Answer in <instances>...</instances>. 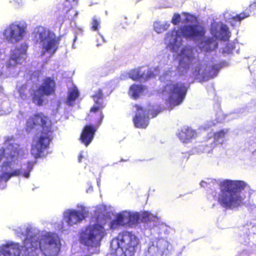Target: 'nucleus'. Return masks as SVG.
<instances>
[{
    "mask_svg": "<svg viewBox=\"0 0 256 256\" xmlns=\"http://www.w3.org/2000/svg\"><path fill=\"white\" fill-rule=\"evenodd\" d=\"M37 127L42 128L40 136L32 148V154L35 158L41 157L44 150L50 147L52 140V126L50 118L43 112H38L30 116L27 120L26 130L30 132Z\"/></svg>",
    "mask_w": 256,
    "mask_h": 256,
    "instance_id": "f257e3e1",
    "label": "nucleus"
},
{
    "mask_svg": "<svg viewBox=\"0 0 256 256\" xmlns=\"http://www.w3.org/2000/svg\"><path fill=\"white\" fill-rule=\"evenodd\" d=\"M220 194L218 198V204L226 209L237 208L244 204L246 196L242 194L243 190H248L249 196L253 190L242 180H226L220 183Z\"/></svg>",
    "mask_w": 256,
    "mask_h": 256,
    "instance_id": "f03ea898",
    "label": "nucleus"
},
{
    "mask_svg": "<svg viewBox=\"0 0 256 256\" xmlns=\"http://www.w3.org/2000/svg\"><path fill=\"white\" fill-rule=\"evenodd\" d=\"M24 246L28 254L40 249L45 256H52L60 252V243L54 234L47 233L42 235L40 240L36 235L28 238L27 234L24 240Z\"/></svg>",
    "mask_w": 256,
    "mask_h": 256,
    "instance_id": "7ed1b4c3",
    "label": "nucleus"
},
{
    "mask_svg": "<svg viewBox=\"0 0 256 256\" xmlns=\"http://www.w3.org/2000/svg\"><path fill=\"white\" fill-rule=\"evenodd\" d=\"M180 64L185 70L191 69L192 74L195 78L200 76L204 78L211 75V70H216V68L214 65L211 66V70L207 71L204 69L202 61L196 58L192 48L185 46L182 48L180 54Z\"/></svg>",
    "mask_w": 256,
    "mask_h": 256,
    "instance_id": "20e7f679",
    "label": "nucleus"
},
{
    "mask_svg": "<svg viewBox=\"0 0 256 256\" xmlns=\"http://www.w3.org/2000/svg\"><path fill=\"white\" fill-rule=\"evenodd\" d=\"M205 32L204 28L198 24L184 25L180 26L178 30H174L168 32L165 40L174 46L182 36L186 38H201L204 36Z\"/></svg>",
    "mask_w": 256,
    "mask_h": 256,
    "instance_id": "39448f33",
    "label": "nucleus"
},
{
    "mask_svg": "<svg viewBox=\"0 0 256 256\" xmlns=\"http://www.w3.org/2000/svg\"><path fill=\"white\" fill-rule=\"evenodd\" d=\"M118 248L122 252L121 256H134L140 247L139 238L132 232L124 231L116 237Z\"/></svg>",
    "mask_w": 256,
    "mask_h": 256,
    "instance_id": "423d86ee",
    "label": "nucleus"
},
{
    "mask_svg": "<svg viewBox=\"0 0 256 256\" xmlns=\"http://www.w3.org/2000/svg\"><path fill=\"white\" fill-rule=\"evenodd\" d=\"M34 38L36 43L41 44L43 54L46 52H50L53 54L58 50L60 38L56 37L50 30L42 28L41 30H38L35 33Z\"/></svg>",
    "mask_w": 256,
    "mask_h": 256,
    "instance_id": "0eeeda50",
    "label": "nucleus"
},
{
    "mask_svg": "<svg viewBox=\"0 0 256 256\" xmlns=\"http://www.w3.org/2000/svg\"><path fill=\"white\" fill-rule=\"evenodd\" d=\"M106 232L104 228L96 224L87 226L80 232L79 240L81 244L88 246H94L98 244Z\"/></svg>",
    "mask_w": 256,
    "mask_h": 256,
    "instance_id": "6e6552de",
    "label": "nucleus"
},
{
    "mask_svg": "<svg viewBox=\"0 0 256 256\" xmlns=\"http://www.w3.org/2000/svg\"><path fill=\"white\" fill-rule=\"evenodd\" d=\"M164 91L168 94V102L169 105L174 107L182 103L186 98L188 88L182 82H170L164 86Z\"/></svg>",
    "mask_w": 256,
    "mask_h": 256,
    "instance_id": "1a4fd4ad",
    "label": "nucleus"
},
{
    "mask_svg": "<svg viewBox=\"0 0 256 256\" xmlns=\"http://www.w3.org/2000/svg\"><path fill=\"white\" fill-rule=\"evenodd\" d=\"M56 87V82L53 78H45L38 88L34 90L30 94L32 102L38 106H42L44 102V96H48L54 94Z\"/></svg>",
    "mask_w": 256,
    "mask_h": 256,
    "instance_id": "9d476101",
    "label": "nucleus"
},
{
    "mask_svg": "<svg viewBox=\"0 0 256 256\" xmlns=\"http://www.w3.org/2000/svg\"><path fill=\"white\" fill-rule=\"evenodd\" d=\"M27 46L22 44L12 50L10 58L6 62V66L10 69L14 68L18 65L26 61Z\"/></svg>",
    "mask_w": 256,
    "mask_h": 256,
    "instance_id": "9b49d317",
    "label": "nucleus"
},
{
    "mask_svg": "<svg viewBox=\"0 0 256 256\" xmlns=\"http://www.w3.org/2000/svg\"><path fill=\"white\" fill-rule=\"evenodd\" d=\"M24 32V27L18 24L12 23L4 30V38L8 42L14 44L22 38Z\"/></svg>",
    "mask_w": 256,
    "mask_h": 256,
    "instance_id": "f8f14e48",
    "label": "nucleus"
},
{
    "mask_svg": "<svg viewBox=\"0 0 256 256\" xmlns=\"http://www.w3.org/2000/svg\"><path fill=\"white\" fill-rule=\"evenodd\" d=\"M104 97V94L102 89H98L92 96L94 104L90 108V112L91 114H88V116L92 119L96 118L97 116H100L99 122L103 120L104 118L102 110L105 107V104L103 102Z\"/></svg>",
    "mask_w": 256,
    "mask_h": 256,
    "instance_id": "ddd939ff",
    "label": "nucleus"
},
{
    "mask_svg": "<svg viewBox=\"0 0 256 256\" xmlns=\"http://www.w3.org/2000/svg\"><path fill=\"white\" fill-rule=\"evenodd\" d=\"M88 117L90 120H92L94 118L90 119V118ZM94 118L96 119L95 124L94 125L86 124L84 126L80 134V140L86 146H88L92 142L98 128L102 122V120H101L99 122L100 116H97Z\"/></svg>",
    "mask_w": 256,
    "mask_h": 256,
    "instance_id": "4468645a",
    "label": "nucleus"
},
{
    "mask_svg": "<svg viewBox=\"0 0 256 256\" xmlns=\"http://www.w3.org/2000/svg\"><path fill=\"white\" fill-rule=\"evenodd\" d=\"M134 108L136 109V114L132 118L134 126L139 128H146L149 124L150 120L146 110L138 104H136Z\"/></svg>",
    "mask_w": 256,
    "mask_h": 256,
    "instance_id": "2eb2a0df",
    "label": "nucleus"
},
{
    "mask_svg": "<svg viewBox=\"0 0 256 256\" xmlns=\"http://www.w3.org/2000/svg\"><path fill=\"white\" fill-rule=\"evenodd\" d=\"M87 216L88 212L85 210H70L66 212L64 218L69 226H72L84 220Z\"/></svg>",
    "mask_w": 256,
    "mask_h": 256,
    "instance_id": "dca6fc26",
    "label": "nucleus"
},
{
    "mask_svg": "<svg viewBox=\"0 0 256 256\" xmlns=\"http://www.w3.org/2000/svg\"><path fill=\"white\" fill-rule=\"evenodd\" d=\"M21 152H23L22 148H20L16 144H10L6 148H3L2 155L8 159L14 160L19 157Z\"/></svg>",
    "mask_w": 256,
    "mask_h": 256,
    "instance_id": "f3484780",
    "label": "nucleus"
},
{
    "mask_svg": "<svg viewBox=\"0 0 256 256\" xmlns=\"http://www.w3.org/2000/svg\"><path fill=\"white\" fill-rule=\"evenodd\" d=\"M0 252L4 256H20V250L17 244L10 243L2 246Z\"/></svg>",
    "mask_w": 256,
    "mask_h": 256,
    "instance_id": "a211bd4d",
    "label": "nucleus"
},
{
    "mask_svg": "<svg viewBox=\"0 0 256 256\" xmlns=\"http://www.w3.org/2000/svg\"><path fill=\"white\" fill-rule=\"evenodd\" d=\"M196 132L188 127L182 128L178 134V136L182 142L187 143L196 136Z\"/></svg>",
    "mask_w": 256,
    "mask_h": 256,
    "instance_id": "6ab92c4d",
    "label": "nucleus"
},
{
    "mask_svg": "<svg viewBox=\"0 0 256 256\" xmlns=\"http://www.w3.org/2000/svg\"><path fill=\"white\" fill-rule=\"evenodd\" d=\"M126 214L127 212H126L118 214L116 219L111 222V228H116L119 226H127L128 215Z\"/></svg>",
    "mask_w": 256,
    "mask_h": 256,
    "instance_id": "aec40b11",
    "label": "nucleus"
},
{
    "mask_svg": "<svg viewBox=\"0 0 256 256\" xmlns=\"http://www.w3.org/2000/svg\"><path fill=\"white\" fill-rule=\"evenodd\" d=\"M226 131L224 130H220L214 133L213 137L214 140L210 144V150H212L216 146L222 144L224 142V138H225Z\"/></svg>",
    "mask_w": 256,
    "mask_h": 256,
    "instance_id": "412c9836",
    "label": "nucleus"
},
{
    "mask_svg": "<svg viewBox=\"0 0 256 256\" xmlns=\"http://www.w3.org/2000/svg\"><path fill=\"white\" fill-rule=\"evenodd\" d=\"M213 36L216 38H219L220 40L223 41H228L231 36V33L229 28L226 24H222L220 28L219 36H217L216 32H212Z\"/></svg>",
    "mask_w": 256,
    "mask_h": 256,
    "instance_id": "4be33fe9",
    "label": "nucleus"
},
{
    "mask_svg": "<svg viewBox=\"0 0 256 256\" xmlns=\"http://www.w3.org/2000/svg\"><path fill=\"white\" fill-rule=\"evenodd\" d=\"M80 92L76 86H73L68 90L66 104L69 106H73L75 101L78 98Z\"/></svg>",
    "mask_w": 256,
    "mask_h": 256,
    "instance_id": "5701e85b",
    "label": "nucleus"
},
{
    "mask_svg": "<svg viewBox=\"0 0 256 256\" xmlns=\"http://www.w3.org/2000/svg\"><path fill=\"white\" fill-rule=\"evenodd\" d=\"M154 74L153 72L148 70L146 72H142L140 70L134 71L132 73V78L134 80H139L140 79H144L146 80L154 77Z\"/></svg>",
    "mask_w": 256,
    "mask_h": 256,
    "instance_id": "b1692460",
    "label": "nucleus"
},
{
    "mask_svg": "<svg viewBox=\"0 0 256 256\" xmlns=\"http://www.w3.org/2000/svg\"><path fill=\"white\" fill-rule=\"evenodd\" d=\"M26 170L24 172H22L20 169H18L10 172V174L12 177L14 176H19L22 174L26 178H29L30 172L33 168L34 162H26Z\"/></svg>",
    "mask_w": 256,
    "mask_h": 256,
    "instance_id": "393cba45",
    "label": "nucleus"
},
{
    "mask_svg": "<svg viewBox=\"0 0 256 256\" xmlns=\"http://www.w3.org/2000/svg\"><path fill=\"white\" fill-rule=\"evenodd\" d=\"M144 90V88L141 84H132L130 88L129 94L134 99H138Z\"/></svg>",
    "mask_w": 256,
    "mask_h": 256,
    "instance_id": "a878e982",
    "label": "nucleus"
},
{
    "mask_svg": "<svg viewBox=\"0 0 256 256\" xmlns=\"http://www.w3.org/2000/svg\"><path fill=\"white\" fill-rule=\"evenodd\" d=\"M128 215V226H132L133 225L138 223L140 218V214L138 213H130L127 212Z\"/></svg>",
    "mask_w": 256,
    "mask_h": 256,
    "instance_id": "bb28decb",
    "label": "nucleus"
},
{
    "mask_svg": "<svg viewBox=\"0 0 256 256\" xmlns=\"http://www.w3.org/2000/svg\"><path fill=\"white\" fill-rule=\"evenodd\" d=\"M154 218V216L150 212L144 211L140 214V220L143 222H148Z\"/></svg>",
    "mask_w": 256,
    "mask_h": 256,
    "instance_id": "cd10ccee",
    "label": "nucleus"
},
{
    "mask_svg": "<svg viewBox=\"0 0 256 256\" xmlns=\"http://www.w3.org/2000/svg\"><path fill=\"white\" fill-rule=\"evenodd\" d=\"M250 16V14L246 8L242 12L237 14L232 18V20L234 22H241L242 20L247 18Z\"/></svg>",
    "mask_w": 256,
    "mask_h": 256,
    "instance_id": "c85d7f7f",
    "label": "nucleus"
},
{
    "mask_svg": "<svg viewBox=\"0 0 256 256\" xmlns=\"http://www.w3.org/2000/svg\"><path fill=\"white\" fill-rule=\"evenodd\" d=\"M100 19L94 16L92 20L90 29L92 31H98L100 27Z\"/></svg>",
    "mask_w": 256,
    "mask_h": 256,
    "instance_id": "c756f323",
    "label": "nucleus"
},
{
    "mask_svg": "<svg viewBox=\"0 0 256 256\" xmlns=\"http://www.w3.org/2000/svg\"><path fill=\"white\" fill-rule=\"evenodd\" d=\"M162 108H154L153 106L152 108H148L146 110V113L148 115L150 116L151 118H154L156 116L161 112Z\"/></svg>",
    "mask_w": 256,
    "mask_h": 256,
    "instance_id": "7c9ffc66",
    "label": "nucleus"
},
{
    "mask_svg": "<svg viewBox=\"0 0 256 256\" xmlns=\"http://www.w3.org/2000/svg\"><path fill=\"white\" fill-rule=\"evenodd\" d=\"M26 90L27 85L26 84H22L18 88V92L22 100H26L28 98Z\"/></svg>",
    "mask_w": 256,
    "mask_h": 256,
    "instance_id": "2f4dec72",
    "label": "nucleus"
},
{
    "mask_svg": "<svg viewBox=\"0 0 256 256\" xmlns=\"http://www.w3.org/2000/svg\"><path fill=\"white\" fill-rule=\"evenodd\" d=\"M170 24L168 23H165L164 24H160L156 23L154 26V30L158 33H162V32L167 30L170 27Z\"/></svg>",
    "mask_w": 256,
    "mask_h": 256,
    "instance_id": "473e14b6",
    "label": "nucleus"
},
{
    "mask_svg": "<svg viewBox=\"0 0 256 256\" xmlns=\"http://www.w3.org/2000/svg\"><path fill=\"white\" fill-rule=\"evenodd\" d=\"M160 252L158 248L152 246L148 248L146 256H160Z\"/></svg>",
    "mask_w": 256,
    "mask_h": 256,
    "instance_id": "72a5a7b5",
    "label": "nucleus"
},
{
    "mask_svg": "<svg viewBox=\"0 0 256 256\" xmlns=\"http://www.w3.org/2000/svg\"><path fill=\"white\" fill-rule=\"evenodd\" d=\"M235 48V44L234 42L228 43L222 48V52L223 54H229L232 53L233 50Z\"/></svg>",
    "mask_w": 256,
    "mask_h": 256,
    "instance_id": "f704fd0d",
    "label": "nucleus"
},
{
    "mask_svg": "<svg viewBox=\"0 0 256 256\" xmlns=\"http://www.w3.org/2000/svg\"><path fill=\"white\" fill-rule=\"evenodd\" d=\"M181 21V16L179 14H174L171 20V22L174 25H178Z\"/></svg>",
    "mask_w": 256,
    "mask_h": 256,
    "instance_id": "c9c22d12",
    "label": "nucleus"
},
{
    "mask_svg": "<svg viewBox=\"0 0 256 256\" xmlns=\"http://www.w3.org/2000/svg\"><path fill=\"white\" fill-rule=\"evenodd\" d=\"M247 11L251 14H254L256 13V2H253L246 8Z\"/></svg>",
    "mask_w": 256,
    "mask_h": 256,
    "instance_id": "e433bc0d",
    "label": "nucleus"
},
{
    "mask_svg": "<svg viewBox=\"0 0 256 256\" xmlns=\"http://www.w3.org/2000/svg\"><path fill=\"white\" fill-rule=\"evenodd\" d=\"M9 174H10V172H3L1 176L2 178L5 181L8 180L12 177V176Z\"/></svg>",
    "mask_w": 256,
    "mask_h": 256,
    "instance_id": "4c0bfd02",
    "label": "nucleus"
},
{
    "mask_svg": "<svg viewBox=\"0 0 256 256\" xmlns=\"http://www.w3.org/2000/svg\"><path fill=\"white\" fill-rule=\"evenodd\" d=\"M214 40H213L212 38H208L206 40L205 43L206 44L210 46V44H212V43H214Z\"/></svg>",
    "mask_w": 256,
    "mask_h": 256,
    "instance_id": "58836bf2",
    "label": "nucleus"
},
{
    "mask_svg": "<svg viewBox=\"0 0 256 256\" xmlns=\"http://www.w3.org/2000/svg\"><path fill=\"white\" fill-rule=\"evenodd\" d=\"M84 158V156L82 154H80L78 157V160L79 162H82V159Z\"/></svg>",
    "mask_w": 256,
    "mask_h": 256,
    "instance_id": "ea45409f",
    "label": "nucleus"
},
{
    "mask_svg": "<svg viewBox=\"0 0 256 256\" xmlns=\"http://www.w3.org/2000/svg\"><path fill=\"white\" fill-rule=\"evenodd\" d=\"M190 16V15L187 14H186V20H188V16Z\"/></svg>",
    "mask_w": 256,
    "mask_h": 256,
    "instance_id": "a19ab883",
    "label": "nucleus"
},
{
    "mask_svg": "<svg viewBox=\"0 0 256 256\" xmlns=\"http://www.w3.org/2000/svg\"><path fill=\"white\" fill-rule=\"evenodd\" d=\"M3 90V88L2 86H0V92H2Z\"/></svg>",
    "mask_w": 256,
    "mask_h": 256,
    "instance_id": "79ce46f5",
    "label": "nucleus"
},
{
    "mask_svg": "<svg viewBox=\"0 0 256 256\" xmlns=\"http://www.w3.org/2000/svg\"><path fill=\"white\" fill-rule=\"evenodd\" d=\"M2 158V156L0 155V161L1 160Z\"/></svg>",
    "mask_w": 256,
    "mask_h": 256,
    "instance_id": "37998d69",
    "label": "nucleus"
},
{
    "mask_svg": "<svg viewBox=\"0 0 256 256\" xmlns=\"http://www.w3.org/2000/svg\"><path fill=\"white\" fill-rule=\"evenodd\" d=\"M76 38H74V40L75 41L76 40Z\"/></svg>",
    "mask_w": 256,
    "mask_h": 256,
    "instance_id": "c03bdc74",
    "label": "nucleus"
},
{
    "mask_svg": "<svg viewBox=\"0 0 256 256\" xmlns=\"http://www.w3.org/2000/svg\"><path fill=\"white\" fill-rule=\"evenodd\" d=\"M101 38H102V39H104V38H102V36H101ZM103 42H104V40H103Z\"/></svg>",
    "mask_w": 256,
    "mask_h": 256,
    "instance_id": "a18cd8bd",
    "label": "nucleus"
}]
</instances>
